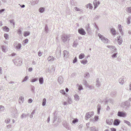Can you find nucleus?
Masks as SVG:
<instances>
[{"instance_id":"nucleus-1","label":"nucleus","mask_w":131,"mask_h":131,"mask_svg":"<svg viewBox=\"0 0 131 131\" xmlns=\"http://www.w3.org/2000/svg\"><path fill=\"white\" fill-rule=\"evenodd\" d=\"M69 35L67 34L62 35L61 37V38L63 42L66 44L69 42Z\"/></svg>"},{"instance_id":"nucleus-2","label":"nucleus","mask_w":131,"mask_h":131,"mask_svg":"<svg viewBox=\"0 0 131 131\" xmlns=\"http://www.w3.org/2000/svg\"><path fill=\"white\" fill-rule=\"evenodd\" d=\"M98 36L99 37L100 39L103 41V42L104 43H107L109 41V40L107 38L101 35L99 33L98 34Z\"/></svg>"},{"instance_id":"nucleus-3","label":"nucleus","mask_w":131,"mask_h":131,"mask_svg":"<svg viewBox=\"0 0 131 131\" xmlns=\"http://www.w3.org/2000/svg\"><path fill=\"white\" fill-rule=\"evenodd\" d=\"M130 103L128 101L122 103L121 106L123 108H127L129 106Z\"/></svg>"},{"instance_id":"nucleus-4","label":"nucleus","mask_w":131,"mask_h":131,"mask_svg":"<svg viewBox=\"0 0 131 131\" xmlns=\"http://www.w3.org/2000/svg\"><path fill=\"white\" fill-rule=\"evenodd\" d=\"M126 115V113L123 111H119L117 113V116L119 117H125Z\"/></svg>"},{"instance_id":"nucleus-5","label":"nucleus","mask_w":131,"mask_h":131,"mask_svg":"<svg viewBox=\"0 0 131 131\" xmlns=\"http://www.w3.org/2000/svg\"><path fill=\"white\" fill-rule=\"evenodd\" d=\"M126 81V77L123 76L119 80V83L122 85H123Z\"/></svg>"},{"instance_id":"nucleus-6","label":"nucleus","mask_w":131,"mask_h":131,"mask_svg":"<svg viewBox=\"0 0 131 131\" xmlns=\"http://www.w3.org/2000/svg\"><path fill=\"white\" fill-rule=\"evenodd\" d=\"M100 3V1H98L97 2V0H95L94 1L93 4L94 6V9H95L98 6V5H99Z\"/></svg>"},{"instance_id":"nucleus-7","label":"nucleus","mask_w":131,"mask_h":131,"mask_svg":"<svg viewBox=\"0 0 131 131\" xmlns=\"http://www.w3.org/2000/svg\"><path fill=\"white\" fill-rule=\"evenodd\" d=\"M78 31L80 34L82 35H85L86 34L85 30L82 28L79 29L78 30Z\"/></svg>"},{"instance_id":"nucleus-8","label":"nucleus","mask_w":131,"mask_h":131,"mask_svg":"<svg viewBox=\"0 0 131 131\" xmlns=\"http://www.w3.org/2000/svg\"><path fill=\"white\" fill-rule=\"evenodd\" d=\"M58 81L60 84H61L63 82V78L62 76H60L58 78Z\"/></svg>"},{"instance_id":"nucleus-9","label":"nucleus","mask_w":131,"mask_h":131,"mask_svg":"<svg viewBox=\"0 0 131 131\" xmlns=\"http://www.w3.org/2000/svg\"><path fill=\"white\" fill-rule=\"evenodd\" d=\"M113 122V120L112 119H107L106 120V123L109 125L112 124Z\"/></svg>"},{"instance_id":"nucleus-10","label":"nucleus","mask_w":131,"mask_h":131,"mask_svg":"<svg viewBox=\"0 0 131 131\" xmlns=\"http://www.w3.org/2000/svg\"><path fill=\"white\" fill-rule=\"evenodd\" d=\"M48 60L50 62H52L56 60V59L54 58L52 56H51L48 58Z\"/></svg>"},{"instance_id":"nucleus-11","label":"nucleus","mask_w":131,"mask_h":131,"mask_svg":"<svg viewBox=\"0 0 131 131\" xmlns=\"http://www.w3.org/2000/svg\"><path fill=\"white\" fill-rule=\"evenodd\" d=\"M120 122V121L119 120L117 119H116L114 121V125L117 126L119 124Z\"/></svg>"},{"instance_id":"nucleus-12","label":"nucleus","mask_w":131,"mask_h":131,"mask_svg":"<svg viewBox=\"0 0 131 131\" xmlns=\"http://www.w3.org/2000/svg\"><path fill=\"white\" fill-rule=\"evenodd\" d=\"M74 9L76 11L78 12V13H81L83 12V10L82 9H80L77 7H75Z\"/></svg>"},{"instance_id":"nucleus-13","label":"nucleus","mask_w":131,"mask_h":131,"mask_svg":"<svg viewBox=\"0 0 131 131\" xmlns=\"http://www.w3.org/2000/svg\"><path fill=\"white\" fill-rule=\"evenodd\" d=\"M63 55L64 57L67 58L68 56V52L66 50H64L63 52Z\"/></svg>"},{"instance_id":"nucleus-14","label":"nucleus","mask_w":131,"mask_h":131,"mask_svg":"<svg viewBox=\"0 0 131 131\" xmlns=\"http://www.w3.org/2000/svg\"><path fill=\"white\" fill-rule=\"evenodd\" d=\"M118 29L119 31H120L121 34H122V35H123V32L122 31V26H121V25L120 24L118 25Z\"/></svg>"},{"instance_id":"nucleus-15","label":"nucleus","mask_w":131,"mask_h":131,"mask_svg":"<svg viewBox=\"0 0 131 131\" xmlns=\"http://www.w3.org/2000/svg\"><path fill=\"white\" fill-rule=\"evenodd\" d=\"M90 115H90V112H88L87 113L85 116V119L86 120H87L88 119H89L90 117H91V116Z\"/></svg>"},{"instance_id":"nucleus-16","label":"nucleus","mask_w":131,"mask_h":131,"mask_svg":"<svg viewBox=\"0 0 131 131\" xmlns=\"http://www.w3.org/2000/svg\"><path fill=\"white\" fill-rule=\"evenodd\" d=\"M61 56V53L60 51H59L58 52H57L56 53V57L57 58H60Z\"/></svg>"},{"instance_id":"nucleus-17","label":"nucleus","mask_w":131,"mask_h":131,"mask_svg":"<svg viewBox=\"0 0 131 131\" xmlns=\"http://www.w3.org/2000/svg\"><path fill=\"white\" fill-rule=\"evenodd\" d=\"M107 47L109 48H110L113 51H115L116 49V48L113 46H107Z\"/></svg>"},{"instance_id":"nucleus-18","label":"nucleus","mask_w":131,"mask_h":131,"mask_svg":"<svg viewBox=\"0 0 131 131\" xmlns=\"http://www.w3.org/2000/svg\"><path fill=\"white\" fill-rule=\"evenodd\" d=\"M85 29L88 33L90 32V29L89 27V24L88 25L85 27Z\"/></svg>"},{"instance_id":"nucleus-19","label":"nucleus","mask_w":131,"mask_h":131,"mask_svg":"<svg viewBox=\"0 0 131 131\" xmlns=\"http://www.w3.org/2000/svg\"><path fill=\"white\" fill-rule=\"evenodd\" d=\"M39 2V0H36L35 1H32L31 2V4L32 5H34L38 3Z\"/></svg>"},{"instance_id":"nucleus-20","label":"nucleus","mask_w":131,"mask_h":131,"mask_svg":"<svg viewBox=\"0 0 131 131\" xmlns=\"http://www.w3.org/2000/svg\"><path fill=\"white\" fill-rule=\"evenodd\" d=\"M29 114H26L25 113H23L22 114L21 117L22 119L24 118H26V117L28 115H29Z\"/></svg>"},{"instance_id":"nucleus-21","label":"nucleus","mask_w":131,"mask_h":131,"mask_svg":"<svg viewBox=\"0 0 131 131\" xmlns=\"http://www.w3.org/2000/svg\"><path fill=\"white\" fill-rule=\"evenodd\" d=\"M14 115H13L14 117V118H16L18 115V113L17 112V111L16 110H15V111L14 112Z\"/></svg>"},{"instance_id":"nucleus-22","label":"nucleus","mask_w":131,"mask_h":131,"mask_svg":"<svg viewBox=\"0 0 131 131\" xmlns=\"http://www.w3.org/2000/svg\"><path fill=\"white\" fill-rule=\"evenodd\" d=\"M3 29L4 31L6 32H8L9 30V28L6 26L3 27Z\"/></svg>"},{"instance_id":"nucleus-23","label":"nucleus","mask_w":131,"mask_h":131,"mask_svg":"<svg viewBox=\"0 0 131 131\" xmlns=\"http://www.w3.org/2000/svg\"><path fill=\"white\" fill-rule=\"evenodd\" d=\"M86 7L87 8H89L90 9H92L93 8V7L92 6L91 4L90 3H89L86 6Z\"/></svg>"},{"instance_id":"nucleus-24","label":"nucleus","mask_w":131,"mask_h":131,"mask_svg":"<svg viewBox=\"0 0 131 131\" xmlns=\"http://www.w3.org/2000/svg\"><path fill=\"white\" fill-rule=\"evenodd\" d=\"M39 83L40 84H43V78L42 77H40L39 78Z\"/></svg>"},{"instance_id":"nucleus-25","label":"nucleus","mask_w":131,"mask_h":131,"mask_svg":"<svg viewBox=\"0 0 131 131\" xmlns=\"http://www.w3.org/2000/svg\"><path fill=\"white\" fill-rule=\"evenodd\" d=\"M111 32L112 34L114 35H115L116 34L115 31V29L113 28H112L111 29Z\"/></svg>"},{"instance_id":"nucleus-26","label":"nucleus","mask_w":131,"mask_h":131,"mask_svg":"<svg viewBox=\"0 0 131 131\" xmlns=\"http://www.w3.org/2000/svg\"><path fill=\"white\" fill-rule=\"evenodd\" d=\"M21 47V44L20 43H18L16 47V48L17 49H19Z\"/></svg>"},{"instance_id":"nucleus-27","label":"nucleus","mask_w":131,"mask_h":131,"mask_svg":"<svg viewBox=\"0 0 131 131\" xmlns=\"http://www.w3.org/2000/svg\"><path fill=\"white\" fill-rule=\"evenodd\" d=\"M90 76L89 73L88 72L86 73L84 75V77L86 78H88Z\"/></svg>"},{"instance_id":"nucleus-28","label":"nucleus","mask_w":131,"mask_h":131,"mask_svg":"<svg viewBox=\"0 0 131 131\" xmlns=\"http://www.w3.org/2000/svg\"><path fill=\"white\" fill-rule=\"evenodd\" d=\"M83 84L86 87L88 85V83L85 80H83Z\"/></svg>"},{"instance_id":"nucleus-29","label":"nucleus","mask_w":131,"mask_h":131,"mask_svg":"<svg viewBox=\"0 0 131 131\" xmlns=\"http://www.w3.org/2000/svg\"><path fill=\"white\" fill-rule=\"evenodd\" d=\"M5 110L4 107L2 105L0 106V113L3 111Z\"/></svg>"},{"instance_id":"nucleus-30","label":"nucleus","mask_w":131,"mask_h":131,"mask_svg":"<svg viewBox=\"0 0 131 131\" xmlns=\"http://www.w3.org/2000/svg\"><path fill=\"white\" fill-rule=\"evenodd\" d=\"M49 30L48 28L47 25H45V31L46 32V33H47L48 32Z\"/></svg>"},{"instance_id":"nucleus-31","label":"nucleus","mask_w":131,"mask_h":131,"mask_svg":"<svg viewBox=\"0 0 131 131\" xmlns=\"http://www.w3.org/2000/svg\"><path fill=\"white\" fill-rule=\"evenodd\" d=\"M24 98L22 97H20L19 98V103H21V102L23 103L24 100Z\"/></svg>"},{"instance_id":"nucleus-32","label":"nucleus","mask_w":131,"mask_h":131,"mask_svg":"<svg viewBox=\"0 0 131 131\" xmlns=\"http://www.w3.org/2000/svg\"><path fill=\"white\" fill-rule=\"evenodd\" d=\"M30 32L29 31H26L24 32V36L25 37H26L29 35Z\"/></svg>"},{"instance_id":"nucleus-33","label":"nucleus","mask_w":131,"mask_h":131,"mask_svg":"<svg viewBox=\"0 0 131 131\" xmlns=\"http://www.w3.org/2000/svg\"><path fill=\"white\" fill-rule=\"evenodd\" d=\"M46 99L44 98L42 100V105L43 106H45L46 104Z\"/></svg>"},{"instance_id":"nucleus-34","label":"nucleus","mask_w":131,"mask_h":131,"mask_svg":"<svg viewBox=\"0 0 131 131\" xmlns=\"http://www.w3.org/2000/svg\"><path fill=\"white\" fill-rule=\"evenodd\" d=\"M75 98V100L76 101H78L79 100V96L77 94H75L74 95V96Z\"/></svg>"},{"instance_id":"nucleus-35","label":"nucleus","mask_w":131,"mask_h":131,"mask_svg":"<svg viewBox=\"0 0 131 131\" xmlns=\"http://www.w3.org/2000/svg\"><path fill=\"white\" fill-rule=\"evenodd\" d=\"M81 62L83 64H85L87 63V61L85 59H84L81 61Z\"/></svg>"},{"instance_id":"nucleus-36","label":"nucleus","mask_w":131,"mask_h":131,"mask_svg":"<svg viewBox=\"0 0 131 131\" xmlns=\"http://www.w3.org/2000/svg\"><path fill=\"white\" fill-rule=\"evenodd\" d=\"M78 43H77V40H75V41H74L73 43V47H76Z\"/></svg>"},{"instance_id":"nucleus-37","label":"nucleus","mask_w":131,"mask_h":131,"mask_svg":"<svg viewBox=\"0 0 131 131\" xmlns=\"http://www.w3.org/2000/svg\"><path fill=\"white\" fill-rule=\"evenodd\" d=\"M45 10V8L43 7H40L39 9V11L40 12L42 13Z\"/></svg>"},{"instance_id":"nucleus-38","label":"nucleus","mask_w":131,"mask_h":131,"mask_svg":"<svg viewBox=\"0 0 131 131\" xmlns=\"http://www.w3.org/2000/svg\"><path fill=\"white\" fill-rule=\"evenodd\" d=\"M29 79V77L28 76H26L24 78L23 81H22V82H24L26 81Z\"/></svg>"},{"instance_id":"nucleus-39","label":"nucleus","mask_w":131,"mask_h":131,"mask_svg":"<svg viewBox=\"0 0 131 131\" xmlns=\"http://www.w3.org/2000/svg\"><path fill=\"white\" fill-rule=\"evenodd\" d=\"M68 101L69 104H71L72 102L71 98L70 97H68Z\"/></svg>"},{"instance_id":"nucleus-40","label":"nucleus","mask_w":131,"mask_h":131,"mask_svg":"<svg viewBox=\"0 0 131 131\" xmlns=\"http://www.w3.org/2000/svg\"><path fill=\"white\" fill-rule=\"evenodd\" d=\"M126 9V11L127 12L129 13H131V7H127Z\"/></svg>"},{"instance_id":"nucleus-41","label":"nucleus","mask_w":131,"mask_h":131,"mask_svg":"<svg viewBox=\"0 0 131 131\" xmlns=\"http://www.w3.org/2000/svg\"><path fill=\"white\" fill-rule=\"evenodd\" d=\"M84 56V54L83 53H81L80 54L79 56V58L81 59L83 58Z\"/></svg>"},{"instance_id":"nucleus-42","label":"nucleus","mask_w":131,"mask_h":131,"mask_svg":"<svg viewBox=\"0 0 131 131\" xmlns=\"http://www.w3.org/2000/svg\"><path fill=\"white\" fill-rule=\"evenodd\" d=\"M78 119L77 118L74 119L72 121V123L75 124L78 122Z\"/></svg>"},{"instance_id":"nucleus-43","label":"nucleus","mask_w":131,"mask_h":131,"mask_svg":"<svg viewBox=\"0 0 131 131\" xmlns=\"http://www.w3.org/2000/svg\"><path fill=\"white\" fill-rule=\"evenodd\" d=\"M87 87H88L91 90L94 89L93 86L92 85H89V84L87 86Z\"/></svg>"},{"instance_id":"nucleus-44","label":"nucleus","mask_w":131,"mask_h":131,"mask_svg":"<svg viewBox=\"0 0 131 131\" xmlns=\"http://www.w3.org/2000/svg\"><path fill=\"white\" fill-rule=\"evenodd\" d=\"M130 19H131V17H129L127 19V23L128 24H129L130 23Z\"/></svg>"},{"instance_id":"nucleus-45","label":"nucleus","mask_w":131,"mask_h":131,"mask_svg":"<svg viewBox=\"0 0 131 131\" xmlns=\"http://www.w3.org/2000/svg\"><path fill=\"white\" fill-rule=\"evenodd\" d=\"M35 113V110H33L31 113L30 115V118H32L33 117V115Z\"/></svg>"},{"instance_id":"nucleus-46","label":"nucleus","mask_w":131,"mask_h":131,"mask_svg":"<svg viewBox=\"0 0 131 131\" xmlns=\"http://www.w3.org/2000/svg\"><path fill=\"white\" fill-rule=\"evenodd\" d=\"M9 21L11 24H13V25L14 27L15 26L14 20V19L10 20Z\"/></svg>"},{"instance_id":"nucleus-47","label":"nucleus","mask_w":131,"mask_h":131,"mask_svg":"<svg viewBox=\"0 0 131 131\" xmlns=\"http://www.w3.org/2000/svg\"><path fill=\"white\" fill-rule=\"evenodd\" d=\"M97 114H100V105H98L97 106Z\"/></svg>"},{"instance_id":"nucleus-48","label":"nucleus","mask_w":131,"mask_h":131,"mask_svg":"<svg viewBox=\"0 0 131 131\" xmlns=\"http://www.w3.org/2000/svg\"><path fill=\"white\" fill-rule=\"evenodd\" d=\"M2 50L4 52H5L6 51V47L4 46H2Z\"/></svg>"},{"instance_id":"nucleus-49","label":"nucleus","mask_w":131,"mask_h":131,"mask_svg":"<svg viewBox=\"0 0 131 131\" xmlns=\"http://www.w3.org/2000/svg\"><path fill=\"white\" fill-rule=\"evenodd\" d=\"M124 123H126V124H127L129 126H131L130 125V123L129 121H126V120H124Z\"/></svg>"},{"instance_id":"nucleus-50","label":"nucleus","mask_w":131,"mask_h":131,"mask_svg":"<svg viewBox=\"0 0 131 131\" xmlns=\"http://www.w3.org/2000/svg\"><path fill=\"white\" fill-rule=\"evenodd\" d=\"M38 79V78H35L32 79L31 81V82H34L37 81Z\"/></svg>"},{"instance_id":"nucleus-51","label":"nucleus","mask_w":131,"mask_h":131,"mask_svg":"<svg viewBox=\"0 0 131 131\" xmlns=\"http://www.w3.org/2000/svg\"><path fill=\"white\" fill-rule=\"evenodd\" d=\"M83 89V87L81 84L79 85L78 89L79 90H81Z\"/></svg>"},{"instance_id":"nucleus-52","label":"nucleus","mask_w":131,"mask_h":131,"mask_svg":"<svg viewBox=\"0 0 131 131\" xmlns=\"http://www.w3.org/2000/svg\"><path fill=\"white\" fill-rule=\"evenodd\" d=\"M123 42L122 39H117V42L119 45L121 44Z\"/></svg>"},{"instance_id":"nucleus-53","label":"nucleus","mask_w":131,"mask_h":131,"mask_svg":"<svg viewBox=\"0 0 131 131\" xmlns=\"http://www.w3.org/2000/svg\"><path fill=\"white\" fill-rule=\"evenodd\" d=\"M64 126L67 129H69L70 128V126H69L67 124L66 125H64Z\"/></svg>"},{"instance_id":"nucleus-54","label":"nucleus","mask_w":131,"mask_h":131,"mask_svg":"<svg viewBox=\"0 0 131 131\" xmlns=\"http://www.w3.org/2000/svg\"><path fill=\"white\" fill-rule=\"evenodd\" d=\"M10 119L9 118H7L5 120V122L6 123H8L10 122Z\"/></svg>"},{"instance_id":"nucleus-55","label":"nucleus","mask_w":131,"mask_h":131,"mask_svg":"<svg viewBox=\"0 0 131 131\" xmlns=\"http://www.w3.org/2000/svg\"><path fill=\"white\" fill-rule=\"evenodd\" d=\"M109 101L110 103L112 104H113L114 103V101L113 99H110L109 100Z\"/></svg>"},{"instance_id":"nucleus-56","label":"nucleus","mask_w":131,"mask_h":131,"mask_svg":"<svg viewBox=\"0 0 131 131\" xmlns=\"http://www.w3.org/2000/svg\"><path fill=\"white\" fill-rule=\"evenodd\" d=\"M91 131H97L96 128L94 127H91Z\"/></svg>"},{"instance_id":"nucleus-57","label":"nucleus","mask_w":131,"mask_h":131,"mask_svg":"<svg viewBox=\"0 0 131 131\" xmlns=\"http://www.w3.org/2000/svg\"><path fill=\"white\" fill-rule=\"evenodd\" d=\"M35 88L34 86H31V91L34 93Z\"/></svg>"},{"instance_id":"nucleus-58","label":"nucleus","mask_w":131,"mask_h":131,"mask_svg":"<svg viewBox=\"0 0 131 131\" xmlns=\"http://www.w3.org/2000/svg\"><path fill=\"white\" fill-rule=\"evenodd\" d=\"M83 127V125L82 124H80L78 126V129H81Z\"/></svg>"},{"instance_id":"nucleus-59","label":"nucleus","mask_w":131,"mask_h":131,"mask_svg":"<svg viewBox=\"0 0 131 131\" xmlns=\"http://www.w3.org/2000/svg\"><path fill=\"white\" fill-rule=\"evenodd\" d=\"M101 84L100 83H96V86L97 87H100L101 86Z\"/></svg>"},{"instance_id":"nucleus-60","label":"nucleus","mask_w":131,"mask_h":131,"mask_svg":"<svg viewBox=\"0 0 131 131\" xmlns=\"http://www.w3.org/2000/svg\"><path fill=\"white\" fill-rule=\"evenodd\" d=\"M117 54V53H115L113 55H112L111 56L113 58H116V55Z\"/></svg>"},{"instance_id":"nucleus-61","label":"nucleus","mask_w":131,"mask_h":131,"mask_svg":"<svg viewBox=\"0 0 131 131\" xmlns=\"http://www.w3.org/2000/svg\"><path fill=\"white\" fill-rule=\"evenodd\" d=\"M4 36L6 39H8V35L7 34H5Z\"/></svg>"},{"instance_id":"nucleus-62","label":"nucleus","mask_w":131,"mask_h":131,"mask_svg":"<svg viewBox=\"0 0 131 131\" xmlns=\"http://www.w3.org/2000/svg\"><path fill=\"white\" fill-rule=\"evenodd\" d=\"M60 92L61 93H62L64 95H65L66 94L64 90H60Z\"/></svg>"},{"instance_id":"nucleus-63","label":"nucleus","mask_w":131,"mask_h":131,"mask_svg":"<svg viewBox=\"0 0 131 131\" xmlns=\"http://www.w3.org/2000/svg\"><path fill=\"white\" fill-rule=\"evenodd\" d=\"M21 31L20 29H18L17 31V33L18 34L20 35L21 34Z\"/></svg>"},{"instance_id":"nucleus-64","label":"nucleus","mask_w":131,"mask_h":131,"mask_svg":"<svg viewBox=\"0 0 131 131\" xmlns=\"http://www.w3.org/2000/svg\"><path fill=\"white\" fill-rule=\"evenodd\" d=\"M77 61V59L76 57H75L73 61V63H75Z\"/></svg>"}]
</instances>
